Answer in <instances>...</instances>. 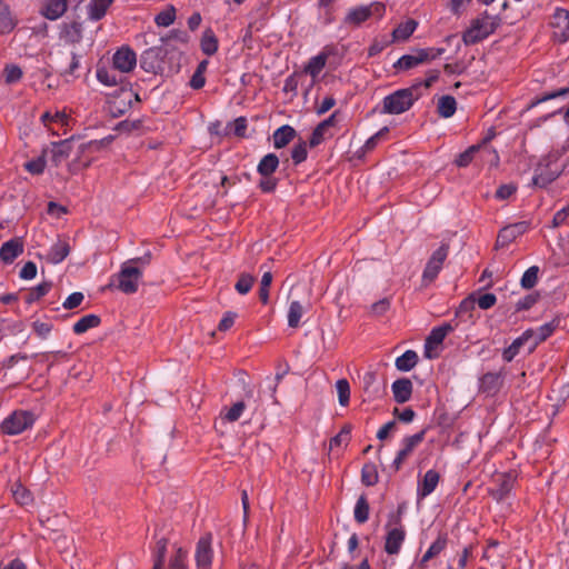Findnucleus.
<instances>
[{"label":"nucleus","instance_id":"f257e3e1","mask_svg":"<svg viewBox=\"0 0 569 569\" xmlns=\"http://www.w3.org/2000/svg\"><path fill=\"white\" fill-rule=\"evenodd\" d=\"M420 97L421 83L398 89L382 99L380 113L392 116L401 114L408 111Z\"/></svg>","mask_w":569,"mask_h":569},{"label":"nucleus","instance_id":"f03ea898","mask_svg":"<svg viewBox=\"0 0 569 569\" xmlns=\"http://www.w3.org/2000/svg\"><path fill=\"white\" fill-rule=\"evenodd\" d=\"M501 19L486 12L471 21L470 27L463 32L462 41L466 46L475 44L492 34L499 27Z\"/></svg>","mask_w":569,"mask_h":569},{"label":"nucleus","instance_id":"7ed1b4c3","mask_svg":"<svg viewBox=\"0 0 569 569\" xmlns=\"http://www.w3.org/2000/svg\"><path fill=\"white\" fill-rule=\"evenodd\" d=\"M386 7L382 2H371L368 6H358L349 9L343 18V24L351 28L360 27L363 22L372 17L381 19L385 14Z\"/></svg>","mask_w":569,"mask_h":569},{"label":"nucleus","instance_id":"20e7f679","mask_svg":"<svg viewBox=\"0 0 569 569\" xmlns=\"http://www.w3.org/2000/svg\"><path fill=\"white\" fill-rule=\"evenodd\" d=\"M36 417L31 411L16 410L1 422V431L8 436L20 435L32 428Z\"/></svg>","mask_w":569,"mask_h":569},{"label":"nucleus","instance_id":"39448f33","mask_svg":"<svg viewBox=\"0 0 569 569\" xmlns=\"http://www.w3.org/2000/svg\"><path fill=\"white\" fill-rule=\"evenodd\" d=\"M142 274L141 268L132 266L131 262H123L117 273L118 289L126 295L136 293L139 289Z\"/></svg>","mask_w":569,"mask_h":569},{"label":"nucleus","instance_id":"423d86ee","mask_svg":"<svg viewBox=\"0 0 569 569\" xmlns=\"http://www.w3.org/2000/svg\"><path fill=\"white\" fill-rule=\"evenodd\" d=\"M170 50L166 46L152 47L144 50L140 58V67L150 73H163L166 71V57Z\"/></svg>","mask_w":569,"mask_h":569},{"label":"nucleus","instance_id":"0eeeda50","mask_svg":"<svg viewBox=\"0 0 569 569\" xmlns=\"http://www.w3.org/2000/svg\"><path fill=\"white\" fill-rule=\"evenodd\" d=\"M426 430H421L412 436L405 437L401 440L400 449L391 465L395 471H399L413 450L423 441Z\"/></svg>","mask_w":569,"mask_h":569},{"label":"nucleus","instance_id":"6e6552de","mask_svg":"<svg viewBox=\"0 0 569 569\" xmlns=\"http://www.w3.org/2000/svg\"><path fill=\"white\" fill-rule=\"evenodd\" d=\"M449 253V246L441 244L428 260L425 270L422 272V281L425 283L432 282L442 269L443 262L446 261Z\"/></svg>","mask_w":569,"mask_h":569},{"label":"nucleus","instance_id":"1a4fd4ad","mask_svg":"<svg viewBox=\"0 0 569 569\" xmlns=\"http://www.w3.org/2000/svg\"><path fill=\"white\" fill-rule=\"evenodd\" d=\"M401 508H399V516L393 519L395 528H391L387 532L386 542H385V551L388 555H397L399 553L401 546L406 538V530L401 525L400 520ZM392 520H389L388 527L391 525Z\"/></svg>","mask_w":569,"mask_h":569},{"label":"nucleus","instance_id":"9d476101","mask_svg":"<svg viewBox=\"0 0 569 569\" xmlns=\"http://www.w3.org/2000/svg\"><path fill=\"white\" fill-rule=\"evenodd\" d=\"M457 325H452L451 322H445L441 326L432 328L429 336L425 342V357L428 359H433L438 355L432 353V350L441 345L445 338L452 331H455Z\"/></svg>","mask_w":569,"mask_h":569},{"label":"nucleus","instance_id":"9b49d317","mask_svg":"<svg viewBox=\"0 0 569 569\" xmlns=\"http://www.w3.org/2000/svg\"><path fill=\"white\" fill-rule=\"evenodd\" d=\"M133 101H140L138 93L131 89L121 88L119 93L109 101V110L113 117H120L131 108Z\"/></svg>","mask_w":569,"mask_h":569},{"label":"nucleus","instance_id":"f8f14e48","mask_svg":"<svg viewBox=\"0 0 569 569\" xmlns=\"http://www.w3.org/2000/svg\"><path fill=\"white\" fill-rule=\"evenodd\" d=\"M211 545V533H206L198 540L194 552L197 569H211L213 559V550Z\"/></svg>","mask_w":569,"mask_h":569},{"label":"nucleus","instance_id":"ddd939ff","mask_svg":"<svg viewBox=\"0 0 569 569\" xmlns=\"http://www.w3.org/2000/svg\"><path fill=\"white\" fill-rule=\"evenodd\" d=\"M551 26L553 28V37L559 42H567L569 40V11L563 8H557L551 18Z\"/></svg>","mask_w":569,"mask_h":569},{"label":"nucleus","instance_id":"4468645a","mask_svg":"<svg viewBox=\"0 0 569 569\" xmlns=\"http://www.w3.org/2000/svg\"><path fill=\"white\" fill-rule=\"evenodd\" d=\"M113 69L128 73L137 66V56L129 47H122L116 51L112 58Z\"/></svg>","mask_w":569,"mask_h":569},{"label":"nucleus","instance_id":"2eb2a0df","mask_svg":"<svg viewBox=\"0 0 569 569\" xmlns=\"http://www.w3.org/2000/svg\"><path fill=\"white\" fill-rule=\"evenodd\" d=\"M529 229V223L527 221H519L509 226L503 227L497 237V246L498 247H507L512 241H515L518 237L526 233Z\"/></svg>","mask_w":569,"mask_h":569},{"label":"nucleus","instance_id":"dca6fc26","mask_svg":"<svg viewBox=\"0 0 569 569\" xmlns=\"http://www.w3.org/2000/svg\"><path fill=\"white\" fill-rule=\"evenodd\" d=\"M515 480L516 478L511 473H503L499 476L497 479V487L490 490L491 497L497 502L507 501L513 489Z\"/></svg>","mask_w":569,"mask_h":569},{"label":"nucleus","instance_id":"f3484780","mask_svg":"<svg viewBox=\"0 0 569 569\" xmlns=\"http://www.w3.org/2000/svg\"><path fill=\"white\" fill-rule=\"evenodd\" d=\"M439 480H440V475L433 470V469H430L428 470L422 480L418 481V486H417V498L418 500H422L425 499L426 497H428L429 495H431L438 483H439Z\"/></svg>","mask_w":569,"mask_h":569},{"label":"nucleus","instance_id":"a211bd4d","mask_svg":"<svg viewBox=\"0 0 569 569\" xmlns=\"http://www.w3.org/2000/svg\"><path fill=\"white\" fill-rule=\"evenodd\" d=\"M448 537L446 533H439L437 539L430 545L428 550L425 552L422 558L418 562L419 569H426L428 567V562L440 555L447 547Z\"/></svg>","mask_w":569,"mask_h":569},{"label":"nucleus","instance_id":"6ab92c4d","mask_svg":"<svg viewBox=\"0 0 569 569\" xmlns=\"http://www.w3.org/2000/svg\"><path fill=\"white\" fill-rule=\"evenodd\" d=\"M23 252V244L19 239H11L0 248V259L4 263H11Z\"/></svg>","mask_w":569,"mask_h":569},{"label":"nucleus","instance_id":"aec40b11","mask_svg":"<svg viewBox=\"0 0 569 569\" xmlns=\"http://www.w3.org/2000/svg\"><path fill=\"white\" fill-rule=\"evenodd\" d=\"M393 398L398 403H405L410 400L412 395V382L407 378L397 379L392 386Z\"/></svg>","mask_w":569,"mask_h":569},{"label":"nucleus","instance_id":"412c9836","mask_svg":"<svg viewBox=\"0 0 569 569\" xmlns=\"http://www.w3.org/2000/svg\"><path fill=\"white\" fill-rule=\"evenodd\" d=\"M69 253H70V244H69L68 240L59 239L57 242H54L50 247V249L47 253V258H48L49 262L57 264V263L62 262L68 257Z\"/></svg>","mask_w":569,"mask_h":569},{"label":"nucleus","instance_id":"4be33fe9","mask_svg":"<svg viewBox=\"0 0 569 569\" xmlns=\"http://www.w3.org/2000/svg\"><path fill=\"white\" fill-rule=\"evenodd\" d=\"M296 134L297 132L291 126H281L272 134L273 147L276 149L284 148L295 139Z\"/></svg>","mask_w":569,"mask_h":569},{"label":"nucleus","instance_id":"5701e85b","mask_svg":"<svg viewBox=\"0 0 569 569\" xmlns=\"http://www.w3.org/2000/svg\"><path fill=\"white\" fill-rule=\"evenodd\" d=\"M67 11V0H44L41 13L49 20L59 19Z\"/></svg>","mask_w":569,"mask_h":569},{"label":"nucleus","instance_id":"b1692460","mask_svg":"<svg viewBox=\"0 0 569 569\" xmlns=\"http://www.w3.org/2000/svg\"><path fill=\"white\" fill-rule=\"evenodd\" d=\"M327 60L328 56L325 52H320L319 54L311 57L303 70L300 72H303V77L309 74L311 78H318L326 67Z\"/></svg>","mask_w":569,"mask_h":569},{"label":"nucleus","instance_id":"393cba45","mask_svg":"<svg viewBox=\"0 0 569 569\" xmlns=\"http://www.w3.org/2000/svg\"><path fill=\"white\" fill-rule=\"evenodd\" d=\"M426 62V54H420L419 50H416L412 54H403L395 63L393 68L397 70H409L421 63Z\"/></svg>","mask_w":569,"mask_h":569},{"label":"nucleus","instance_id":"a878e982","mask_svg":"<svg viewBox=\"0 0 569 569\" xmlns=\"http://www.w3.org/2000/svg\"><path fill=\"white\" fill-rule=\"evenodd\" d=\"M71 153V142L66 139L62 141L53 142L51 144V156L54 166H59L64 161Z\"/></svg>","mask_w":569,"mask_h":569},{"label":"nucleus","instance_id":"bb28decb","mask_svg":"<svg viewBox=\"0 0 569 569\" xmlns=\"http://www.w3.org/2000/svg\"><path fill=\"white\" fill-rule=\"evenodd\" d=\"M16 27V21L10 7L3 0H0V33H9Z\"/></svg>","mask_w":569,"mask_h":569},{"label":"nucleus","instance_id":"cd10ccee","mask_svg":"<svg viewBox=\"0 0 569 569\" xmlns=\"http://www.w3.org/2000/svg\"><path fill=\"white\" fill-rule=\"evenodd\" d=\"M200 48L207 56H213L218 51L219 41L211 28L203 31L200 40Z\"/></svg>","mask_w":569,"mask_h":569},{"label":"nucleus","instance_id":"c85d7f7f","mask_svg":"<svg viewBox=\"0 0 569 569\" xmlns=\"http://www.w3.org/2000/svg\"><path fill=\"white\" fill-rule=\"evenodd\" d=\"M558 174L555 171L548 169V166H539L535 170L531 183L539 188H545L551 183Z\"/></svg>","mask_w":569,"mask_h":569},{"label":"nucleus","instance_id":"c756f323","mask_svg":"<svg viewBox=\"0 0 569 569\" xmlns=\"http://www.w3.org/2000/svg\"><path fill=\"white\" fill-rule=\"evenodd\" d=\"M279 166V158L274 153H268L261 158L257 166V172L261 177L271 176Z\"/></svg>","mask_w":569,"mask_h":569},{"label":"nucleus","instance_id":"7c9ffc66","mask_svg":"<svg viewBox=\"0 0 569 569\" xmlns=\"http://www.w3.org/2000/svg\"><path fill=\"white\" fill-rule=\"evenodd\" d=\"M113 1L114 0H91L88 6L89 19L93 21H99L102 19Z\"/></svg>","mask_w":569,"mask_h":569},{"label":"nucleus","instance_id":"2f4dec72","mask_svg":"<svg viewBox=\"0 0 569 569\" xmlns=\"http://www.w3.org/2000/svg\"><path fill=\"white\" fill-rule=\"evenodd\" d=\"M101 319L99 316L90 313L81 317L72 327L76 335H82L88 330L96 328L100 325Z\"/></svg>","mask_w":569,"mask_h":569},{"label":"nucleus","instance_id":"473e14b6","mask_svg":"<svg viewBox=\"0 0 569 569\" xmlns=\"http://www.w3.org/2000/svg\"><path fill=\"white\" fill-rule=\"evenodd\" d=\"M530 337V332L526 331L520 337L515 339L512 343L507 347L502 352V358L506 362H510L515 359V357L519 353L520 348L525 345V342Z\"/></svg>","mask_w":569,"mask_h":569},{"label":"nucleus","instance_id":"72a5a7b5","mask_svg":"<svg viewBox=\"0 0 569 569\" xmlns=\"http://www.w3.org/2000/svg\"><path fill=\"white\" fill-rule=\"evenodd\" d=\"M418 22L413 19H409L400 23L393 31L392 37L396 41L407 40L416 30Z\"/></svg>","mask_w":569,"mask_h":569},{"label":"nucleus","instance_id":"f704fd0d","mask_svg":"<svg viewBox=\"0 0 569 569\" xmlns=\"http://www.w3.org/2000/svg\"><path fill=\"white\" fill-rule=\"evenodd\" d=\"M438 113L442 118H450L457 110V102L452 96H442L438 101Z\"/></svg>","mask_w":569,"mask_h":569},{"label":"nucleus","instance_id":"c9c22d12","mask_svg":"<svg viewBox=\"0 0 569 569\" xmlns=\"http://www.w3.org/2000/svg\"><path fill=\"white\" fill-rule=\"evenodd\" d=\"M305 313V308L303 306L295 300V301H291L290 305H289V309H288V326L290 328H298L300 326V322H301V318Z\"/></svg>","mask_w":569,"mask_h":569},{"label":"nucleus","instance_id":"e433bc0d","mask_svg":"<svg viewBox=\"0 0 569 569\" xmlns=\"http://www.w3.org/2000/svg\"><path fill=\"white\" fill-rule=\"evenodd\" d=\"M562 321L563 318L558 315L550 322L540 326L537 330L538 341L542 342L547 340L555 332V330L561 326Z\"/></svg>","mask_w":569,"mask_h":569},{"label":"nucleus","instance_id":"4c0bfd02","mask_svg":"<svg viewBox=\"0 0 569 569\" xmlns=\"http://www.w3.org/2000/svg\"><path fill=\"white\" fill-rule=\"evenodd\" d=\"M418 362V355L413 350H407L396 359V367L400 371L411 370Z\"/></svg>","mask_w":569,"mask_h":569},{"label":"nucleus","instance_id":"58836bf2","mask_svg":"<svg viewBox=\"0 0 569 569\" xmlns=\"http://www.w3.org/2000/svg\"><path fill=\"white\" fill-rule=\"evenodd\" d=\"M500 387V376L498 373L488 372L480 379V388L488 393H495Z\"/></svg>","mask_w":569,"mask_h":569},{"label":"nucleus","instance_id":"ea45409f","mask_svg":"<svg viewBox=\"0 0 569 569\" xmlns=\"http://www.w3.org/2000/svg\"><path fill=\"white\" fill-rule=\"evenodd\" d=\"M369 502L366 496H360L356 502L353 516L358 523H365L369 519Z\"/></svg>","mask_w":569,"mask_h":569},{"label":"nucleus","instance_id":"a19ab883","mask_svg":"<svg viewBox=\"0 0 569 569\" xmlns=\"http://www.w3.org/2000/svg\"><path fill=\"white\" fill-rule=\"evenodd\" d=\"M40 120L46 127L51 129L50 128L51 123L67 126L69 118L63 111H56L54 113H52L50 111H46L42 113Z\"/></svg>","mask_w":569,"mask_h":569},{"label":"nucleus","instance_id":"79ce46f5","mask_svg":"<svg viewBox=\"0 0 569 569\" xmlns=\"http://www.w3.org/2000/svg\"><path fill=\"white\" fill-rule=\"evenodd\" d=\"M52 288V283L49 281H43L38 286L33 287L26 297L27 303H33L44 297Z\"/></svg>","mask_w":569,"mask_h":569},{"label":"nucleus","instance_id":"37998d69","mask_svg":"<svg viewBox=\"0 0 569 569\" xmlns=\"http://www.w3.org/2000/svg\"><path fill=\"white\" fill-rule=\"evenodd\" d=\"M97 79L104 86L112 87L117 86L120 82V78L116 73L114 69L107 68H98L97 69Z\"/></svg>","mask_w":569,"mask_h":569},{"label":"nucleus","instance_id":"c03bdc74","mask_svg":"<svg viewBox=\"0 0 569 569\" xmlns=\"http://www.w3.org/2000/svg\"><path fill=\"white\" fill-rule=\"evenodd\" d=\"M254 281L256 278L252 274L246 272L240 273L234 289L239 295H247L251 290Z\"/></svg>","mask_w":569,"mask_h":569},{"label":"nucleus","instance_id":"a18cd8bd","mask_svg":"<svg viewBox=\"0 0 569 569\" xmlns=\"http://www.w3.org/2000/svg\"><path fill=\"white\" fill-rule=\"evenodd\" d=\"M176 19V9L173 6H169L166 10L159 12L154 22L159 27H169L174 22Z\"/></svg>","mask_w":569,"mask_h":569},{"label":"nucleus","instance_id":"49530a36","mask_svg":"<svg viewBox=\"0 0 569 569\" xmlns=\"http://www.w3.org/2000/svg\"><path fill=\"white\" fill-rule=\"evenodd\" d=\"M361 481L366 486H375L378 482V472L373 463H366L361 470Z\"/></svg>","mask_w":569,"mask_h":569},{"label":"nucleus","instance_id":"de8ad7c7","mask_svg":"<svg viewBox=\"0 0 569 569\" xmlns=\"http://www.w3.org/2000/svg\"><path fill=\"white\" fill-rule=\"evenodd\" d=\"M538 273L539 268L537 266H532L528 268L520 280L521 287L525 289H531L533 288L538 282Z\"/></svg>","mask_w":569,"mask_h":569},{"label":"nucleus","instance_id":"09e8293b","mask_svg":"<svg viewBox=\"0 0 569 569\" xmlns=\"http://www.w3.org/2000/svg\"><path fill=\"white\" fill-rule=\"evenodd\" d=\"M272 282V274L271 272L267 271L263 273L261 281H260V288H259V299L263 305H267L269 302V288Z\"/></svg>","mask_w":569,"mask_h":569},{"label":"nucleus","instance_id":"8fccbe9b","mask_svg":"<svg viewBox=\"0 0 569 569\" xmlns=\"http://www.w3.org/2000/svg\"><path fill=\"white\" fill-rule=\"evenodd\" d=\"M307 157H308L307 142L301 140L297 144H295V147L292 148L291 159H292L293 163L297 166V164H300L301 162H303L307 159Z\"/></svg>","mask_w":569,"mask_h":569},{"label":"nucleus","instance_id":"3c124183","mask_svg":"<svg viewBox=\"0 0 569 569\" xmlns=\"http://www.w3.org/2000/svg\"><path fill=\"white\" fill-rule=\"evenodd\" d=\"M339 403L341 406H347L350 399V386L347 379H340L336 383Z\"/></svg>","mask_w":569,"mask_h":569},{"label":"nucleus","instance_id":"603ef678","mask_svg":"<svg viewBox=\"0 0 569 569\" xmlns=\"http://www.w3.org/2000/svg\"><path fill=\"white\" fill-rule=\"evenodd\" d=\"M4 81L8 84L17 83L23 76L20 67L16 64L6 66L3 70Z\"/></svg>","mask_w":569,"mask_h":569},{"label":"nucleus","instance_id":"864d4df0","mask_svg":"<svg viewBox=\"0 0 569 569\" xmlns=\"http://www.w3.org/2000/svg\"><path fill=\"white\" fill-rule=\"evenodd\" d=\"M168 539L166 537H160L157 539L156 545L153 547V559L156 562L163 563L164 557L167 552Z\"/></svg>","mask_w":569,"mask_h":569},{"label":"nucleus","instance_id":"5fc2aeb1","mask_svg":"<svg viewBox=\"0 0 569 569\" xmlns=\"http://www.w3.org/2000/svg\"><path fill=\"white\" fill-rule=\"evenodd\" d=\"M350 435L351 427L348 425L343 426L340 432L330 440V448L332 449L333 447H340L342 445L347 446L350 440Z\"/></svg>","mask_w":569,"mask_h":569},{"label":"nucleus","instance_id":"6e6d98bb","mask_svg":"<svg viewBox=\"0 0 569 569\" xmlns=\"http://www.w3.org/2000/svg\"><path fill=\"white\" fill-rule=\"evenodd\" d=\"M169 569H188L186 550L177 549L176 555L170 560Z\"/></svg>","mask_w":569,"mask_h":569},{"label":"nucleus","instance_id":"4d7b16f0","mask_svg":"<svg viewBox=\"0 0 569 569\" xmlns=\"http://www.w3.org/2000/svg\"><path fill=\"white\" fill-rule=\"evenodd\" d=\"M46 168V159L40 156L24 163V169L31 174H41Z\"/></svg>","mask_w":569,"mask_h":569},{"label":"nucleus","instance_id":"13d9d810","mask_svg":"<svg viewBox=\"0 0 569 569\" xmlns=\"http://www.w3.org/2000/svg\"><path fill=\"white\" fill-rule=\"evenodd\" d=\"M246 409V403L243 401L236 402L231 408H229L224 415V419L229 422H234L239 420Z\"/></svg>","mask_w":569,"mask_h":569},{"label":"nucleus","instance_id":"bf43d9fd","mask_svg":"<svg viewBox=\"0 0 569 569\" xmlns=\"http://www.w3.org/2000/svg\"><path fill=\"white\" fill-rule=\"evenodd\" d=\"M479 150V147L478 146H471L469 147L466 151H463L462 153H460L455 163L458 166V167H467L473 159L475 157V153Z\"/></svg>","mask_w":569,"mask_h":569},{"label":"nucleus","instance_id":"052dcab7","mask_svg":"<svg viewBox=\"0 0 569 569\" xmlns=\"http://www.w3.org/2000/svg\"><path fill=\"white\" fill-rule=\"evenodd\" d=\"M303 77V72L295 71L292 72L283 84V90L286 92L297 93V89L300 82V79Z\"/></svg>","mask_w":569,"mask_h":569},{"label":"nucleus","instance_id":"680f3d73","mask_svg":"<svg viewBox=\"0 0 569 569\" xmlns=\"http://www.w3.org/2000/svg\"><path fill=\"white\" fill-rule=\"evenodd\" d=\"M517 191V187L512 183H508V184H501L496 193H495V197L498 199V200H507L509 199L515 192Z\"/></svg>","mask_w":569,"mask_h":569},{"label":"nucleus","instance_id":"e2e57ef3","mask_svg":"<svg viewBox=\"0 0 569 569\" xmlns=\"http://www.w3.org/2000/svg\"><path fill=\"white\" fill-rule=\"evenodd\" d=\"M83 298L84 296L82 292H73L63 301L62 306L68 310L74 309L81 305Z\"/></svg>","mask_w":569,"mask_h":569},{"label":"nucleus","instance_id":"0e129e2a","mask_svg":"<svg viewBox=\"0 0 569 569\" xmlns=\"http://www.w3.org/2000/svg\"><path fill=\"white\" fill-rule=\"evenodd\" d=\"M538 298L539 296L537 293L527 295L526 297L518 300L516 309L518 311L528 310L538 301Z\"/></svg>","mask_w":569,"mask_h":569},{"label":"nucleus","instance_id":"69168bd1","mask_svg":"<svg viewBox=\"0 0 569 569\" xmlns=\"http://www.w3.org/2000/svg\"><path fill=\"white\" fill-rule=\"evenodd\" d=\"M33 331L41 338L46 339L52 330V325L49 322L34 321L32 325Z\"/></svg>","mask_w":569,"mask_h":569},{"label":"nucleus","instance_id":"338daca9","mask_svg":"<svg viewBox=\"0 0 569 569\" xmlns=\"http://www.w3.org/2000/svg\"><path fill=\"white\" fill-rule=\"evenodd\" d=\"M21 279L24 280H31L37 276V266L32 261H28L24 263V266L21 268L19 273Z\"/></svg>","mask_w":569,"mask_h":569},{"label":"nucleus","instance_id":"774afa93","mask_svg":"<svg viewBox=\"0 0 569 569\" xmlns=\"http://www.w3.org/2000/svg\"><path fill=\"white\" fill-rule=\"evenodd\" d=\"M496 301L497 298L493 293H483L478 298L477 303L480 309L487 310L493 307Z\"/></svg>","mask_w":569,"mask_h":569}]
</instances>
